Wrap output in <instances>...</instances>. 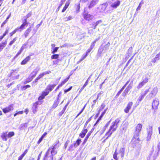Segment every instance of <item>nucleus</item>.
Here are the masks:
<instances>
[{"mask_svg": "<svg viewBox=\"0 0 160 160\" xmlns=\"http://www.w3.org/2000/svg\"><path fill=\"white\" fill-rule=\"evenodd\" d=\"M118 154V153L117 152V149H116L113 154V158L115 160H118V158L117 157Z\"/></svg>", "mask_w": 160, "mask_h": 160, "instance_id": "obj_41", "label": "nucleus"}, {"mask_svg": "<svg viewBox=\"0 0 160 160\" xmlns=\"http://www.w3.org/2000/svg\"><path fill=\"white\" fill-rule=\"evenodd\" d=\"M70 4V2L69 0H68L66 2L63 8L62 9V12H64L66 9L68 8Z\"/></svg>", "mask_w": 160, "mask_h": 160, "instance_id": "obj_26", "label": "nucleus"}, {"mask_svg": "<svg viewBox=\"0 0 160 160\" xmlns=\"http://www.w3.org/2000/svg\"><path fill=\"white\" fill-rule=\"evenodd\" d=\"M24 157V156L22 154H21L19 157L18 160H22Z\"/></svg>", "mask_w": 160, "mask_h": 160, "instance_id": "obj_59", "label": "nucleus"}, {"mask_svg": "<svg viewBox=\"0 0 160 160\" xmlns=\"http://www.w3.org/2000/svg\"><path fill=\"white\" fill-rule=\"evenodd\" d=\"M7 22H6V21H4L2 23V24L1 25V27L2 28L4 26V25L6 24Z\"/></svg>", "mask_w": 160, "mask_h": 160, "instance_id": "obj_62", "label": "nucleus"}, {"mask_svg": "<svg viewBox=\"0 0 160 160\" xmlns=\"http://www.w3.org/2000/svg\"><path fill=\"white\" fill-rule=\"evenodd\" d=\"M88 55L87 54V53H85V54L80 59V60L79 61L80 62L82 61L84 58H85Z\"/></svg>", "mask_w": 160, "mask_h": 160, "instance_id": "obj_53", "label": "nucleus"}, {"mask_svg": "<svg viewBox=\"0 0 160 160\" xmlns=\"http://www.w3.org/2000/svg\"><path fill=\"white\" fill-rule=\"evenodd\" d=\"M7 133V132H3L0 136L2 140L5 141H7V137H8Z\"/></svg>", "mask_w": 160, "mask_h": 160, "instance_id": "obj_25", "label": "nucleus"}, {"mask_svg": "<svg viewBox=\"0 0 160 160\" xmlns=\"http://www.w3.org/2000/svg\"><path fill=\"white\" fill-rule=\"evenodd\" d=\"M32 13L31 12H29L26 15V18L27 19L32 15Z\"/></svg>", "mask_w": 160, "mask_h": 160, "instance_id": "obj_57", "label": "nucleus"}, {"mask_svg": "<svg viewBox=\"0 0 160 160\" xmlns=\"http://www.w3.org/2000/svg\"><path fill=\"white\" fill-rule=\"evenodd\" d=\"M92 117H93V116H92L86 121V122L85 124L84 125V127H86V126H87V124H88V122L91 120Z\"/></svg>", "mask_w": 160, "mask_h": 160, "instance_id": "obj_46", "label": "nucleus"}, {"mask_svg": "<svg viewBox=\"0 0 160 160\" xmlns=\"http://www.w3.org/2000/svg\"><path fill=\"white\" fill-rule=\"evenodd\" d=\"M74 8L75 9L76 12L77 13L79 12H80V4L78 3L75 4Z\"/></svg>", "mask_w": 160, "mask_h": 160, "instance_id": "obj_31", "label": "nucleus"}, {"mask_svg": "<svg viewBox=\"0 0 160 160\" xmlns=\"http://www.w3.org/2000/svg\"><path fill=\"white\" fill-rule=\"evenodd\" d=\"M159 105V102L156 99H154L152 102V109L155 111L158 109Z\"/></svg>", "mask_w": 160, "mask_h": 160, "instance_id": "obj_13", "label": "nucleus"}, {"mask_svg": "<svg viewBox=\"0 0 160 160\" xmlns=\"http://www.w3.org/2000/svg\"><path fill=\"white\" fill-rule=\"evenodd\" d=\"M31 87L29 85H27L25 86H23L21 87V88L22 90H25L27 88H30Z\"/></svg>", "mask_w": 160, "mask_h": 160, "instance_id": "obj_44", "label": "nucleus"}, {"mask_svg": "<svg viewBox=\"0 0 160 160\" xmlns=\"http://www.w3.org/2000/svg\"><path fill=\"white\" fill-rule=\"evenodd\" d=\"M28 43L27 42L24 43L22 46L20 48L22 49V50H23L24 49L26 48H27V46L28 45Z\"/></svg>", "mask_w": 160, "mask_h": 160, "instance_id": "obj_47", "label": "nucleus"}, {"mask_svg": "<svg viewBox=\"0 0 160 160\" xmlns=\"http://www.w3.org/2000/svg\"><path fill=\"white\" fill-rule=\"evenodd\" d=\"M106 110H104L102 113L101 115L100 116V117H99V118L100 119H101L103 117L104 114H105V112H106Z\"/></svg>", "mask_w": 160, "mask_h": 160, "instance_id": "obj_54", "label": "nucleus"}, {"mask_svg": "<svg viewBox=\"0 0 160 160\" xmlns=\"http://www.w3.org/2000/svg\"><path fill=\"white\" fill-rule=\"evenodd\" d=\"M35 76H29L26 80L25 81L23 82V84H25L27 83H29L32 81Z\"/></svg>", "mask_w": 160, "mask_h": 160, "instance_id": "obj_29", "label": "nucleus"}, {"mask_svg": "<svg viewBox=\"0 0 160 160\" xmlns=\"http://www.w3.org/2000/svg\"><path fill=\"white\" fill-rule=\"evenodd\" d=\"M105 105L104 104H102L100 106V108L98 111V113H99L100 111H101L105 107Z\"/></svg>", "mask_w": 160, "mask_h": 160, "instance_id": "obj_42", "label": "nucleus"}, {"mask_svg": "<svg viewBox=\"0 0 160 160\" xmlns=\"http://www.w3.org/2000/svg\"><path fill=\"white\" fill-rule=\"evenodd\" d=\"M13 110V104L10 105L8 107H5L2 109V111L4 113H6L9 112Z\"/></svg>", "mask_w": 160, "mask_h": 160, "instance_id": "obj_8", "label": "nucleus"}, {"mask_svg": "<svg viewBox=\"0 0 160 160\" xmlns=\"http://www.w3.org/2000/svg\"><path fill=\"white\" fill-rule=\"evenodd\" d=\"M65 111H64L62 110V111L60 112L58 114V115L59 116H61L64 113Z\"/></svg>", "mask_w": 160, "mask_h": 160, "instance_id": "obj_63", "label": "nucleus"}, {"mask_svg": "<svg viewBox=\"0 0 160 160\" xmlns=\"http://www.w3.org/2000/svg\"><path fill=\"white\" fill-rule=\"evenodd\" d=\"M38 104V101H36L35 103H33L32 109V112L33 113H35L37 112V109Z\"/></svg>", "mask_w": 160, "mask_h": 160, "instance_id": "obj_17", "label": "nucleus"}, {"mask_svg": "<svg viewBox=\"0 0 160 160\" xmlns=\"http://www.w3.org/2000/svg\"><path fill=\"white\" fill-rule=\"evenodd\" d=\"M72 86H71L68 88L67 89H65L64 90V93H67V92H69L72 89Z\"/></svg>", "mask_w": 160, "mask_h": 160, "instance_id": "obj_50", "label": "nucleus"}, {"mask_svg": "<svg viewBox=\"0 0 160 160\" xmlns=\"http://www.w3.org/2000/svg\"><path fill=\"white\" fill-rule=\"evenodd\" d=\"M97 2L96 0H92L88 6V8L90 9L92 8L97 4Z\"/></svg>", "mask_w": 160, "mask_h": 160, "instance_id": "obj_21", "label": "nucleus"}, {"mask_svg": "<svg viewBox=\"0 0 160 160\" xmlns=\"http://www.w3.org/2000/svg\"><path fill=\"white\" fill-rule=\"evenodd\" d=\"M81 142V140L79 138H78L73 144L71 145L69 148L68 150L70 151H72L73 150V147L75 148L77 147L80 145Z\"/></svg>", "mask_w": 160, "mask_h": 160, "instance_id": "obj_5", "label": "nucleus"}, {"mask_svg": "<svg viewBox=\"0 0 160 160\" xmlns=\"http://www.w3.org/2000/svg\"><path fill=\"white\" fill-rule=\"evenodd\" d=\"M71 74L68 76V77L64 79L60 83V84L62 86L64 85L69 80L70 78V76L71 75Z\"/></svg>", "mask_w": 160, "mask_h": 160, "instance_id": "obj_33", "label": "nucleus"}, {"mask_svg": "<svg viewBox=\"0 0 160 160\" xmlns=\"http://www.w3.org/2000/svg\"><path fill=\"white\" fill-rule=\"evenodd\" d=\"M148 79L147 78H145L143 79L142 82H141L144 84L148 82Z\"/></svg>", "mask_w": 160, "mask_h": 160, "instance_id": "obj_52", "label": "nucleus"}, {"mask_svg": "<svg viewBox=\"0 0 160 160\" xmlns=\"http://www.w3.org/2000/svg\"><path fill=\"white\" fill-rule=\"evenodd\" d=\"M16 74H17V72L15 71H13L11 73L10 75L12 77L13 79H18V78L19 75L17 74L15 76Z\"/></svg>", "mask_w": 160, "mask_h": 160, "instance_id": "obj_22", "label": "nucleus"}, {"mask_svg": "<svg viewBox=\"0 0 160 160\" xmlns=\"http://www.w3.org/2000/svg\"><path fill=\"white\" fill-rule=\"evenodd\" d=\"M60 102V98H57L54 101L53 103L52 106V108H55L58 106Z\"/></svg>", "mask_w": 160, "mask_h": 160, "instance_id": "obj_18", "label": "nucleus"}, {"mask_svg": "<svg viewBox=\"0 0 160 160\" xmlns=\"http://www.w3.org/2000/svg\"><path fill=\"white\" fill-rule=\"evenodd\" d=\"M122 92V91L120 90L117 93L116 95L115 96V98H117L119 97V96L121 94Z\"/></svg>", "mask_w": 160, "mask_h": 160, "instance_id": "obj_51", "label": "nucleus"}, {"mask_svg": "<svg viewBox=\"0 0 160 160\" xmlns=\"http://www.w3.org/2000/svg\"><path fill=\"white\" fill-rule=\"evenodd\" d=\"M140 141L139 136H136L135 135H133V137L130 142L132 147L133 148L136 147L139 144V142Z\"/></svg>", "mask_w": 160, "mask_h": 160, "instance_id": "obj_3", "label": "nucleus"}, {"mask_svg": "<svg viewBox=\"0 0 160 160\" xmlns=\"http://www.w3.org/2000/svg\"><path fill=\"white\" fill-rule=\"evenodd\" d=\"M157 93V92L156 91L154 90H152L149 94L150 98H152L154 97L156 95Z\"/></svg>", "mask_w": 160, "mask_h": 160, "instance_id": "obj_36", "label": "nucleus"}, {"mask_svg": "<svg viewBox=\"0 0 160 160\" xmlns=\"http://www.w3.org/2000/svg\"><path fill=\"white\" fill-rule=\"evenodd\" d=\"M56 84H48L45 90L42 92L40 96L38 98V100L40 101L44 99L45 97L48 95L50 92H52L54 88L56 86Z\"/></svg>", "mask_w": 160, "mask_h": 160, "instance_id": "obj_1", "label": "nucleus"}, {"mask_svg": "<svg viewBox=\"0 0 160 160\" xmlns=\"http://www.w3.org/2000/svg\"><path fill=\"white\" fill-rule=\"evenodd\" d=\"M19 30V29L17 27L15 28L13 31H12V32L10 33L9 35L10 37H12L14 34H15L18 30Z\"/></svg>", "mask_w": 160, "mask_h": 160, "instance_id": "obj_35", "label": "nucleus"}, {"mask_svg": "<svg viewBox=\"0 0 160 160\" xmlns=\"http://www.w3.org/2000/svg\"><path fill=\"white\" fill-rule=\"evenodd\" d=\"M133 105L132 102H128L126 107L124 109V112L126 113H128L130 110L131 109Z\"/></svg>", "mask_w": 160, "mask_h": 160, "instance_id": "obj_11", "label": "nucleus"}, {"mask_svg": "<svg viewBox=\"0 0 160 160\" xmlns=\"http://www.w3.org/2000/svg\"><path fill=\"white\" fill-rule=\"evenodd\" d=\"M144 84L142 82H140L137 86V88L139 89L141 88Z\"/></svg>", "mask_w": 160, "mask_h": 160, "instance_id": "obj_49", "label": "nucleus"}, {"mask_svg": "<svg viewBox=\"0 0 160 160\" xmlns=\"http://www.w3.org/2000/svg\"><path fill=\"white\" fill-rule=\"evenodd\" d=\"M58 47H55L53 49V50L52 51V54H54L56 52L58 51Z\"/></svg>", "mask_w": 160, "mask_h": 160, "instance_id": "obj_48", "label": "nucleus"}, {"mask_svg": "<svg viewBox=\"0 0 160 160\" xmlns=\"http://www.w3.org/2000/svg\"><path fill=\"white\" fill-rule=\"evenodd\" d=\"M148 92V90H145L144 92V93L142 94L141 95L139 96L138 99V101H142L145 97L146 95L147 94Z\"/></svg>", "mask_w": 160, "mask_h": 160, "instance_id": "obj_27", "label": "nucleus"}, {"mask_svg": "<svg viewBox=\"0 0 160 160\" xmlns=\"http://www.w3.org/2000/svg\"><path fill=\"white\" fill-rule=\"evenodd\" d=\"M147 141L150 140L151 138V136L152 134V127L151 126H149L148 128L147 129Z\"/></svg>", "mask_w": 160, "mask_h": 160, "instance_id": "obj_6", "label": "nucleus"}, {"mask_svg": "<svg viewBox=\"0 0 160 160\" xmlns=\"http://www.w3.org/2000/svg\"><path fill=\"white\" fill-rule=\"evenodd\" d=\"M86 128L84 127V126L82 131L79 133V136L82 138H83L85 136L86 133L88 132V130Z\"/></svg>", "mask_w": 160, "mask_h": 160, "instance_id": "obj_14", "label": "nucleus"}, {"mask_svg": "<svg viewBox=\"0 0 160 160\" xmlns=\"http://www.w3.org/2000/svg\"><path fill=\"white\" fill-rule=\"evenodd\" d=\"M83 17L87 21H90L92 19L93 17L92 16L89 14L88 13H85L83 14Z\"/></svg>", "mask_w": 160, "mask_h": 160, "instance_id": "obj_15", "label": "nucleus"}, {"mask_svg": "<svg viewBox=\"0 0 160 160\" xmlns=\"http://www.w3.org/2000/svg\"><path fill=\"white\" fill-rule=\"evenodd\" d=\"M120 4V1L117 0L116 2L112 3L111 6V7L112 8H117Z\"/></svg>", "mask_w": 160, "mask_h": 160, "instance_id": "obj_24", "label": "nucleus"}, {"mask_svg": "<svg viewBox=\"0 0 160 160\" xmlns=\"http://www.w3.org/2000/svg\"><path fill=\"white\" fill-rule=\"evenodd\" d=\"M8 32H9V29H7L5 30V32H4V33H3V34H4V35L5 36H6L8 33Z\"/></svg>", "mask_w": 160, "mask_h": 160, "instance_id": "obj_61", "label": "nucleus"}, {"mask_svg": "<svg viewBox=\"0 0 160 160\" xmlns=\"http://www.w3.org/2000/svg\"><path fill=\"white\" fill-rule=\"evenodd\" d=\"M49 73V72H42V73H40L39 75L37 77V78H38V79H40L41 78H42V77L46 75V74H48Z\"/></svg>", "mask_w": 160, "mask_h": 160, "instance_id": "obj_38", "label": "nucleus"}, {"mask_svg": "<svg viewBox=\"0 0 160 160\" xmlns=\"http://www.w3.org/2000/svg\"><path fill=\"white\" fill-rule=\"evenodd\" d=\"M102 22V21L101 20H99L97 21L96 22H93L92 23V28H93V29H95L96 28L97 25H98V24Z\"/></svg>", "mask_w": 160, "mask_h": 160, "instance_id": "obj_30", "label": "nucleus"}, {"mask_svg": "<svg viewBox=\"0 0 160 160\" xmlns=\"http://www.w3.org/2000/svg\"><path fill=\"white\" fill-rule=\"evenodd\" d=\"M97 41V40H95L91 43V44L90 45V48L88 49L86 52L88 55V53H89L93 48L95 46V44Z\"/></svg>", "mask_w": 160, "mask_h": 160, "instance_id": "obj_16", "label": "nucleus"}, {"mask_svg": "<svg viewBox=\"0 0 160 160\" xmlns=\"http://www.w3.org/2000/svg\"><path fill=\"white\" fill-rule=\"evenodd\" d=\"M132 88V86L130 85H129L122 92V96L124 97H125L128 94Z\"/></svg>", "mask_w": 160, "mask_h": 160, "instance_id": "obj_12", "label": "nucleus"}, {"mask_svg": "<svg viewBox=\"0 0 160 160\" xmlns=\"http://www.w3.org/2000/svg\"><path fill=\"white\" fill-rule=\"evenodd\" d=\"M59 57L58 54H54L52 55L51 57V59H57L56 61H53V65H58L59 59H58Z\"/></svg>", "mask_w": 160, "mask_h": 160, "instance_id": "obj_9", "label": "nucleus"}, {"mask_svg": "<svg viewBox=\"0 0 160 160\" xmlns=\"http://www.w3.org/2000/svg\"><path fill=\"white\" fill-rule=\"evenodd\" d=\"M28 151V149H26L22 154L24 156L26 154V153H27Z\"/></svg>", "mask_w": 160, "mask_h": 160, "instance_id": "obj_58", "label": "nucleus"}, {"mask_svg": "<svg viewBox=\"0 0 160 160\" xmlns=\"http://www.w3.org/2000/svg\"><path fill=\"white\" fill-rule=\"evenodd\" d=\"M65 18L66 19V21H68L71 20L72 18L71 16H69L68 17L66 18Z\"/></svg>", "mask_w": 160, "mask_h": 160, "instance_id": "obj_56", "label": "nucleus"}, {"mask_svg": "<svg viewBox=\"0 0 160 160\" xmlns=\"http://www.w3.org/2000/svg\"><path fill=\"white\" fill-rule=\"evenodd\" d=\"M17 37L14 38L12 40H11L9 42L8 45L9 46H11L17 40Z\"/></svg>", "mask_w": 160, "mask_h": 160, "instance_id": "obj_39", "label": "nucleus"}, {"mask_svg": "<svg viewBox=\"0 0 160 160\" xmlns=\"http://www.w3.org/2000/svg\"><path fill=\"white\" fill-rule=\"evenodd\" d=\"M31 31V27L30 26L24 32L23 36L25 38H27L29 35Z\"/></svg>", "mask_w": 160, "mask_h": 160, "instance_id": "obj_19", "label": "nucleus"}, {"mask_svg": "<svg viewBox=\"0 0 160 160\" xmlns=\"http://www.w3.org/2000/svg\"><path fill=\"white\" fill-rule=\"evenodd\" d=\"M7 44V42H2L0 43V52L5 47Z\"/></svg>", "mask_w": 160, "mask_h": 160, "instance_id": "obj_34", "label": "nucleus"}, {"mask_svg": "<svg viewBox=\"0 0 160 160\" xmlns=\"http://www.w3.org/2000/svg\"><path fill=\"white\" fill-rule=\"evenodd\" d=\"M55 146V145L53 146H52V147H50L49 148V149H48V150H47V151L45 153V155L44 156V159H46L47 158H48V156L49 154V151L50 149H51L55 150V149L56 148Z\"/></svg>", "mask_w": 160, "mask_h": 160, "instance_id": "obj_28", "label": "nucleus"}, {"mask_svg": "<svg viewBox=\"0 0 160 160\" xmlns=\"http://www.w3.org/2000/svg\"><path fill=\"white\" fill-rule=\"evenodd\" d=\"M90 76L89 77V78H88L87 80L85 82L84 84L83 85L82 87L81 88L80 90L79 91V93H80L83 90V89L85 88V87L88 85V82L90 80Z\"/></svg>", "mask_w": 160, "mask_h": 160, "instance_id": "obj_23", "label": "nucleus"}, {"mask_svg": "<svg viewBox=\"0 0 160 160\" xmlns=\"http://www.w3.org/2000/svg\"><path fill=\"white\" fill-rule=\"evenodd\" d=\"M62 86L60 84H59L58 85V86L57 87V88H56L55 89V91H57Z\"/></svg>", "mask_w": 160, "mask_h": 160, "instance_id": "obj_60", "label": "nucleus"}, {"mask_svg": "<svg viewBox=\"0 0 160 160\" xmlns=\"http://www.w3.org/2000/svg\"><path fill=\"white\" fill-rule=\"evenodd\" d=\"M23 51V50L20 48L19 50L18 51V52L14 56V58L17 57L22 53Z\"/></svg>", "mask_w": 160, "mask_h": 160, "instance_id": "obj_45", "label": "nucleus"}, {"mask_svg": "<svg viewBox=\"0 0 160 160\" xmlns=\"http://www.w3.org/2000/svg\"><path fill=\"white\" fill-rule=\"evenodd\" d=\"M121 118H118L115 120L114 122L112 123V125L110 127V128L108 131L106 133L105 136H107L106 139L110 137L112 133L116 130L118 126V124L120 121Z\"/></svg>", "mask_w": 160, "mask_h": 160, "instance_id": "obj_2", "label": "nucleus"}, {"mask_svg": "<svg viewBox=\"0 0 160 160\" xmlns=\"http://www.w3.org/2000/svg\"><path fill=\"white\" fill-rule=\"evenodd\" d=\"M155 58L157 59L158 60H159L160 58V52L158 53L157 54L155 57Z\"/></svg>", "mask_w": 160, "mask_h": 160, "instance_id": "obj_55", "label": "nucleus"}, {"mask_svg": "<svg viewBox=\"0 0 160 160\" xmlns=\"http://www.w3.org/2000/svg\"><path fill=\"white\" fill-rule=\"evenodd\" d=\"M157 148L158 149V151L160 150V142H159L157 145Z\"/></svg>", "mask_w": 160, "mask_h": 160, "instance_id": "obj_64", "label": "nucleus"}, {"mask_svg": "<svg viewBox=\"0 0 160 160\" xmlns=\"http://www.w3.org/2000/svg\"><path fill=\"white\" fill-rule=\"evenodd\" d=\"M29 22H28L27 19H25L23 20V22L22 24L19 27H18L19 30H23L25 28V27H27L28 26Z\"/></svg>", "mask_w": 160, "mask_h": 160, "instance_id": "obj_7", "label": "nucleus"}, {"mask_svg": "<svg viewBox=\"0 0 160 160\" xmlns=\"http://www.w3.org/2000/svg\"><path fill=\"white\" fill-rule=\"evenodd\" d=\"M15 134L14 132H9V133L7 134L8 138H10L13 136Z\"/></svg>", "mask_w": 160, "mask_h": 160, "instance_id": "obj_43", "label": "nucleus"}, {"mask_svg": "<svg viewBox=\"0 0 160 160\" xmlns=\"http://www.w3.org/2000/svg\"><path fill=\"white\" fill-rule=\"evenodd\" d=\"M87 104L86 103L84 105V106H83V108H82L81 109V110L80 111V112H79V113L78 114V115H77V116H76V118H77V117H78L80 114H81L82 113V112H83V110H84V109H85L86 105H87Z\"/></svg>", "mask_w": 160, "mask_h": 160, "instance_id": "obj_40", "label": "nucleus"}, {"mask_svg": "<svg viewBox=\"0 0 160 160\" xmlns=\"http://www.w3.org/2000/svg\"><path fill=\"white\" fill-rule=\"evenodd\" d=\"M142 125L141 123L138 124L135 128L133 135H135L136 136H139L140 132L142 129Z\"/></svg>", "mask_w": 160, "mask_h": 160, "instance_id": "obj_4", "label": "nucleus"}, {"mask_svg": "<svg viewBox=\"0 0 160 160\" xmlns=\"http://www.w3.org/2000/svg\"><path fill=\"white\" fill-rule=\"evenodd\" d=\"M94 130V128H92L91 129V131H90L88 132V134H87L85 138L83 141V142L82 143V144L83 145H85V143H86V142H87L90 136L91 133L93 132Z\"/></svg>", "mask_w": 160, "mask_h": 160, "instance_id": "obj_10", "label": "nucleus"}, {"mask_svg": "<svg viewBox=\"0 0 160 160\" xmlns=\"http://www.w3.org/2000/svg\"><path fill=\"white\" fill-rule=\"evenodd\" d=\"M51 155L50 156L51 160H53V156L57 153V152L55 151V150L52 149L51 151Z\"/></svg>", "mask_w": 160, "mask_h": 160, "instance_id": "obj_32", "label": "nucleus"}, {"mask_svg": "<svg viewBox=\"0 0 160 160\" xmlns=\"http://www.w3.org/2000/svg\"><path fill=\"white\" fill-rule=\"evenodd\" d=\"M119 154L122 158H123V157L124 155L125 151L123 148H122L120 149L119 152Z\"/></svg>", "mask_w": 160, "mask_h": 160, "instance_id": "obj_37", "label": "nucleus"}, {"mask_svg": "<svg viewBox=\"0 0 160 160\" xmlns=\"http://www.w3.org/2000/svg\"><path fill=\"white\" fill-rule=\"evenodd\" d=\"M31 55H29L26 57L21 62V65H24L27 63L31 59L30 56Z\"/></svg>", "mask_w": 160, "mask_h": 160, "instance_id": "obj_20", "label": "nucleus"}]
</instances>
